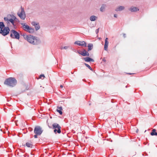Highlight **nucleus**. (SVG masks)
Segmentation results:
<instances>
[{
    "mask_svg": "<svg viewBox=\"0 0 157 157\" xmlns=\"http://www.w3.org/2000/svg\"><path fill=\"white\" fill-rule=\"evenodd\" d=\"M23 37L25 40L32 44H37L39 43V40L37 39V37L31 35H27L24 34Z\"/></svg>",
    "mask_w": 157,
    "mask_h": 157,
    "instance_id": "obj_1",
    "label": "nucleus"
},
{
    "mask_svg": "<svg viewBox=\"0 0 157 157\" xmlns=\"http://www.w3.org/2000/svg\"><path fill=\"white\" fill-rule=\"evenodd\" d=\"M10 31L9 28L5 27L3 22H0V33L2 35L5 36L7 35Z\"/></svg>",
    "mask_w": 157,
    "mask_h": 157,
    "instance_id": "obj_2",
    "label": "nucleus"
},
{
    "mask_svg": "<svg viewBox=\"0 0 157 157\" xmlns=\"http://www.w3.org/2000/svg\"><path fill=\"white\" fill-rule=\"evenodd\" d=\"M17 81L14 78H9L6 80L4 84L10 87H13L17 84Z\"/></svg>",
    "mask_w": 157,
    "mask_h": 157,
    "instance_id": "obj_3",
    "label": "nucleus"
},
{
    "mask_svg": "<svg viewBox=\"0 0 157 157\" xmlns=\"http://www.w3.org/2000/svg\"><path fill=\"white\" fill-rule=\"evenodd\" d=\"M16 19V17L13 15L9 14L7 15L6 17L4 18V20L6 21L7 23H9L10 22L13 26H14V20Z\"/></svg>",
    "mask_w": 157,
    "mask_h": 157,
    "instance_id": "obj_4",
    "label": "nucleus"
},
{
    "mask_svg": "<svg viewBox=\"0 0 157 157\" xmlns=\"http://www.w3.org/2000/svg\"><path fill=\"white\" fill-rule=\"evenodd\" d=\"M18 16L22 20H24L26 17V14L24 9L21 6V9L19 10L17 13Z\"/></svg>",
    "mask_w": 157,
    "mask_h": 157,
    "instance_id": "obj_5",
    "label": "nucleus"
},
{
    "mask_svg": "<svg viewBox=\"0 0 157 157\" xmlns=\"http://www.w3.org/2000/svg\"><path fill=\"white\" fill-rule=\"evenodd\" d=\"M53 129H54V132L55 133H60L61 132V127L58 124L54 123L52 124Z\"/></svg>",
    "mask_w": 157,
    "mask_h": 157,
    "instance_id": "obj_6",
    "label": "nucleus"
},
{
    "mask_svg": "<svg viewBox=\"0 0 157 157\" xmlns=\"http://www.w3.org/2000/svg\"><path fill=\"white\" fill-rule=\"evenodd\" d=\"M10 36L11 38L17 39H19V34L16 31L14 30H11L10 32Z\"/></svg>",
    "mask_w": 157,
    "mask_h": 157,
    "instance_id": "obj_7",
    "label": "nucleus"
},
{
    "mask_svg": "<svg viewBox=\"0 0 157 157\" xmlns=\"http://www.w3.org/2000/svg\"><path fill=\"white\" fill-rule=\"evenodd\" d=\"M43 130L40 127L37 126L34 129V133L35 134L40 135L42 133Z\"/></svg>",
    "mask_w": 157,
    "mask_h": 157,
    "instance_id": "obj_8",
    "label": "nucleus"
},
{
    "mask_svg": "<svg viewBox=\"0 0 157 157\" xmlns=\"http://www.w3.org/2000/svg\"><path fill=\"white\" fill-rule=\"evenodd\" d=\"M75 44H77L79 45L80 46H83L85 47L86 46V43L84 41H75Z\"/></svg>",
    "mask_w": 157,
    "mask_h": 157,
    "instance_id": "obj_9",
    "label": "nucleus"
},
{
    "mask_svg": "<svg viewBox=\"0 0 157 157\" xmlns=\"http://www.w3.org/2000/svg\"><path fill=\"white\" fill-rule=\"evenodd\" d=\"M108 38H106L105 40L104 49L105 51H107L109 44V42L108 41Z\"/></svg>",
    "mask_w": 157,
    "mask_h": 157,
    "instance_id": "obj_10",
    "label": "nucleus"
},
{
    "mask_svg": "<svg viewBox=\"0 0 157 157\" xmlns=\"http://www.w3.org/2000/svg\"><path fill=\"white\" fill-rule=\"evenodd\" d=\"M79 54H81L83 56H89V53L85 50H84L80 52L79 53Z\"/></svg>",
    "mask_w": 157,
    "mask_h": 157,
    "instance_id": "obj_11",
    "label": "nucleus"
},
{
    "mask_svg": "<svg viewBox=\"0 0 157 157\" xmlns=\"http://www.w3.org/2000/svg\"><path fill=\"white\" fill-rule=\"evenodd\" d=\"M129 10L131 12H136L139 10V9L136 7L132 6L129 9Z\"/></svg>",
    "mask_w": 157,
    "mask_h": 157,
    "instance_id": "obj_12",
    "label": "nucleus"
},
{
    "mask_svg": "<svg viewBox=\"0 0 157 157\" xmlns=\"http://www.w3.org/2000/svg\"><path fill=\"white\" fill-rule=\"evenodd\" d=\"M83 59L86 62H94V59L89 57L83 58Z\"/></svg>",
    "mask_w": 157,
    "mask_h": 157,
    "instance_id": "obj_13",
    "label": "nucleus"
},
{
    "mask_svg": "<svg viewBox=\"0 0 157 157\" xmlns=\"http://www.w3.org/2000/svg\"><path fill=\"white\" fill-rule=\"evenodd\" d=\"M124 9V7L122 6H119L115 9V11H118L122 10Z\"/></svg>",
    "mask_w": 157,
    "mask_h": 157,
    "instance_id": "obj_14",
    "label": "nucleus"
},
{
    "mask_svg": "<svg viewBox=\"0 0 157 157\" xmlns=\"http://www.w3.org/2000/svg\"><path fill=\"white\" fill-rule=\"evenodd\" d=\"M21 25H22L24 29L26 31L30 27L29 26L26 25V24L25 23H21Z\"/></svg>",
    "mask_w": 157,
    "mask_h": 157,
    "instance_id": "obj_15",
    "label": "nucleus"
},
{
    "mask_svg": "<svg viewBox=\"0 0 157 157\" xmlns=\"http://www.w3.org/2000/svg\"><path fill=\"white\" fill-rule=\"evenodd\" d=\"M98 18V17L95 16H91L90 18V20L91 21H94L96 20Z\"/></svg>",
    "mask_w": 157,
    "mask_h": 157,
    "instance_id": "obj_16",
    "label": "nucleus"
},
{
    "mask_svg": "<svg viewBox=\"0 0 157 157\" xmlns=\"http://www.w3.org/2000/svg\"><path fill=\"white\" fill-rule=\"evenodd\" d=\"M63 110L62 107L61 106L58 107H57V111L58 112V113L60 114L61 115L62 114V111Z\"/></svg>",
    "mask_w": 157,
    "mask_h": 157,
    "instance_id": "obj_17",
    "label": "nucleus"
},
{
    "mask_svg": "<svg viewBox=\"0 0 157 157\" xmlns=\"http://www.w3.org/2000/svg\"><path fill=\"white\" fill-rule=\"evenodd\" d=\"M26 146L32 148L33 147V144L31 142H27L26 143Z\"/></svg>",
    "mask_w": 157,
    "mask_h": 157,
    "instance_id": "obj_18",
    "label": "nucleus"
},
{
    "mask_svg": "<svg viewBox=\"0 0 157 157\" xmlns=\"http://www.w3.org/2000/svg\"><path fill=\"white\" fill-rule=\"evenodd\" d=\"M34 29L33 28H32L30 27L27 30V32H29L30 33H33L34 32Z\"/></svg>",
    "mask_w": 157,
    "mask_h": 157,
    "instance_id": "obj_19",
    "label": "nucleus"
},
{
    "mask_svg": "<svg viewBox=\"0 0 157 157\" xmlns=\"http://www.w3.org/2000/svg\"><path fill=\"white\" fill-rule=\"evenodd\" d=\"M106 7V5L105 4H103L100 9V11L101 12H103L105 9V7Z\"/></svg>",
    "mask_w": 157,
    "mask_h": 157,
    "instance_id": "obj_20",
    "label": "nucleus"
},
{
    "mask_svg": "<svg viewBox=\"0 0 157 157\" xmlns=\"http://www.w3.org/2000/svg\"><path fill=\"white\" fill-rule=\"evenodd\" d=\"M152 132L151 133V136H157V132H155L156 130L155 129H154L152 130Z\"/></svg>",
    "mask_w": 157,
    "mask_h": 157,
    "instance_id": "obj_21",
    "label": "nucleus"
},
{
    "mask_svg": "<svg viewBox=\"0 0 157 157\" xmlns=\"http://www.w3.org/2000/svg\"><path fill=\"white\" fill-rule=\"evenodd\" d=\"M88 51H90L92 50L93 48V45L91 44H88Z\"/></svg>",
    "mask_w": 157,
    "mask_h": 157,
    "instance_id": "obj_22",
    "label": "nucleus"
},
{
    "mask_svg": "<svg viewBox=\"0 0 157 157\" xmlns=\"http://www.w3.org/2000/svg\"><path fill=\"white\" fill-rule=\"evenodd\" d=\"M85 65H86V66L90 70H91V71H93V69H92V68H91V67H90V66L88 64L86 63H85Z\"/></svg>",
    "mask_w": 157,
    "mask_h": 157,
    "instance_id": "obj_23",
    "label": "nucleus"
},
{
    "mask_svg": "<svg viewBox=\"0 0 157 157\" xmlns=\"http://www.w3.org/2000/svg\"><path fill=\"white\" fill-rule=\"evenodd\" d=\"M35 29L36 30H38L40 28V26H39V25L38 24H37L36 25H35Z\"/></svg>",
    "mask_w": 157,
    "mask_h": 157,
    "instance_id": "obj_24",
    "label": "nucleus"
},
{
    "mask_svg": "<svg viewBox=\"0 0 157 157\" xmlns=\"http://www.w3.org/2000/svg\"><path fill=\"white\" fill-rule=\"evenodd\" d=\"M31 24L32 25L35 26V25H36L37 24H38V23L35 21H33L32 22Z\"/></svg>",
    "mask_w": 157,
    "mask_h": 157,
    "instance_id": "obj_25",
    "label": "nucleus"
},
{
    "mask_svg": "<svg viewBox=\"0 0 157 157\" xmlns=\"http://www.w3.org/2000/svg\"><path fill=\"white\" fill-rule=\"evenodd\" d=\"M44 77H45V76H44V75H40L39 78H41L42 79H43V78H44Z\"/></svg>",
    "mask_w": 157,
    "mask_h": 157,
    "instance_id": "obj_26",
    "label": "nucleus"
},
{
    "mask_svg": "<svg viewBox=\"0 0 157 157\" xmlns=\"http://www.w3.org/2000/svg\"><path fill=\"white\" fill-rule=\"evenodd\" d=\"M68 48V47L67 46H65V47H61L60 48V49H67Z\"/></svg>",
    "mask_w": 157,
    "mask_h": 157,
    "instance_id": "obj_27",
    "label": "nucleus"
},
{
    "mask_svg": "<svg viewBox=\"0 0 157 157\" xmlns=\"http://www.w3.org/2000/svg\"><path fill=\"white\" fill-rule=\"evenodd\" d=\"M99 28L97 29L96 30V31H95V32H96V33L97 34L98 32H99Z\"/></svg>",
    "mask_w": 157,
    "mask_h": 157,
    "instance_id": "obj_28",
    "label": "nucleus"
},
{
    "mask_svg": "<svg viewBox=\"0 0 157 157\" xmlns=\"http://www.w3.org/2000/svg\"><path fill=\"white\" fill-rule=\"evenodd\" d=\"M37 135H38L36 134L34 136V137L35 138H37Z\"/></svg>",
    "mask_w": 157,
    "mask_h": 157,
    "instance_id": "obj_29",
    "label": "nucleus"
},
{
    "mask_svg": "<svg viewBox=\"0 0 157 157\" xmlns=\"http://www.w3.org/2000/svg\"><path fill=\"white\" fill-rule=\"evenodd\" d=\"M114 16L115 17H117V15L116 14H114Z\"/></svg>",
    "mask_w": 157,
    "mask_h": 157,
    "instance_id": "obj_30",
    "label": "nucleus"
},
{
    "mask_svg": "<svg viewBox=\"0 0 157 157\" xmlns=\"http://www.w3.org/2000/svg\"><path fill=\"white\" fill-rule=\"evenodd\" d=\"M102 60L103 61L105 62V58H103V59H102Z\"/></svg>",
    "mask_w": 157,
    "mask_h": 157,
    "instance_id": "obj_31",
    "label": "nucleus"
},
{
    "mask_svg": "<svg viewBox=\"0 0 157 157\" xmlns=\"http://www.w3.org/2000/svg\"><path fill=\"white\" fill-rule=\"evenodd\" d=\"M123 36H124V37H126V36H125V34H123Z\"/></svg>",
    "mask_w": 157,
    "mask_h": 157,
    "instance_id": "obj_32",
    "label": "nucleus"
},
{
    "mask_svg": "<svg viewBox=\"0 0 157 157\" xmlns=\"http://www.w3.org/2000/svg\"><path fill=\"white\" fill-rule=\"evenodd\" d=\"M60 87L61 88H63V86L62 85H61L60 86Z\"/></svg>",
    "mask_w": 157,
    "mask_h": 157,
    "instance_id": "obj_33",
    "label": "nucleus"
},
{
    "mask_svg": "<svg viewBox=\"0 0 157 157\" xmlns=\"http://www.w3.org/2000/svg\"><path fill=\"white\" fill-rule=\"evenodd\" d=\"M129 74H130V75H131V73H129Z\"/></svg>",
    "mask_w": 157,
    "mask_h": 157,
    "instance_id": "obj_34",
    "label": "nucleus"
},
{
    "mask_svg": "<svg viewBox=\"0 0 157 157\" xmlns=\"http://www.w3.org/2000/svg\"><path fill=\"white\" fill-rule=\"evenodd\" d=\"M127 86H126V87L127 88Z\"/></svg>",
    "mask_w": 157,
    "mask_h": 157,
    "instance_id": "obj_35",
    "label": "nucleus"
}]
</instances>
